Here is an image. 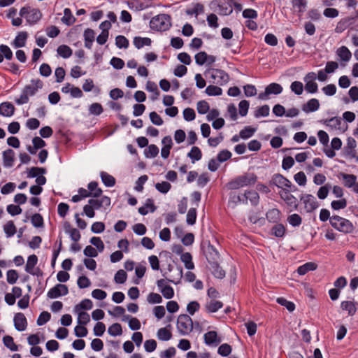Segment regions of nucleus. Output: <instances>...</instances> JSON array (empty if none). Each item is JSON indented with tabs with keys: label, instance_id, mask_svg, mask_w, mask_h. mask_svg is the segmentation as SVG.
Segmentation results:
<instances>
[{
	"label": "nucleus",
	"instance_id": "f257e3e1",
	"mask_svg": "<svg viewBox=\"0 0 358 358\" xmlns=\"http://www.w3.org/2000/svg\"><path fill=\"white\" fill-rule=\"evenodd\" d=\"M110 198L107 196H102L100 199H91L88 201V204L83 207V212L90 218L95 215L94 210H99L101 208L106 209L110 206Z\"/></svg>",
	"mask_w": 358,
	"mask_h": 358
},
{
	"label": "nucleus",
	"instance_id": "f03ea898",
	"mask_svg": "<svg viewBox=\"0 0 358 358\" xmlns=\"http://www.w3.org/2000/svg\"><path fill=\"white\" fill-rule=\"evenodd\" d=\"M204 76L213 83L219 85H226L229 81V76L224 71L219 69L209 68L204 72Z\"/></svg>",
	"mask_w": 358,
	"mask_h": 358
},
{
	"label": "nucleus",
	"instance_id": "7ed1b4c3",
	"mask_svg": "<svg viewBox=\"0 0 358 358\" xmlns=\"http://www.w3.org/2000/svg\"><path fill=\"white\" fill-rule=\"evenodd\" d=\"M171 20L170 15L167 14H159L151 19L150 27L153 30L164 31L171 27Z\"/></svg>",
	"mask_w": 358,
	"mask_h": 358
},
{
	"label": "nucleus",
	"instance_id": "20e7f679",
	"mask_svg": "<svg viewBox=\"0 0 358 358\" xmlns=\"http://www.w3.org/2000/svg\"><path fill=\"white\" fill-rule=\"evenodd\" d=\"M20 15L24 17L29 24L34 25L40 21L42 13L38 8L27 6L20 9Z\"/></svg>",
	"mask_w": 358,
	"mask_h": 358
},
{
	"label": "nucleus",
	"instance_id": "39448f33",
	"mask_svg": "<svg viewBox=\"0 0 358 358\" xmlns=\"http://www.w3.org/2000/svg\"><path fill=\"white\" fill-rule=\"evenodd\" d=\"M297 190V187L294 186V187L288 188L287 189L280 190L278 192V195L280 198L285 202L287 207L290 208V211L294 210H296L298 208V200L292 194V192Z\"/></svg>",
	"mask_w": 358,
	"mask_h": 358
},
{
	"label": "nucleus",
	"instance_id": "423d86ee",
	"mask_svg": "<svg viewBox=\"0 0 358 358\" xmlns=\"http://www.w3.org/2000/svg\"><path fill=\"white\" fill-rule=\"evenodd\" d=\"M330 224L334 229L343 233H350L354 229V226L350 221L338 215L331 217Z\"/></svg>",
	"mask_w": 358,
	"mask_h": 358
},
{
	"label": "nucleus",
	"instance_id": "0eeeda50",
	"mask_svg": "<svg viewBox=\"0 0 358 358\" xmlns=\"http://www.w3.org/2000/svg\"><path fill=\"white\" fill-rule=\"evenodd\" d=\"M177 328L179 332L185 335L192 331L193 323L191 317L187 315H179L177 321Z\"/></svg>",
	"mask_w": 358,
	"mask_h": 358
},
{
	"label": "nucleus",
	"instance_id": "6e6552de",
	"mask_svg": "<svg viewBox=\"0 0 358 358\" xmlns=\"http://www.w3.org/2000/svg\"><path fill=\"white\" fill-rule=\"evenodd\" d=\"M271 184L276 186L280 190L287 189L289 187L293 189L295 186L289 180L280 173H275L272 176Z\"/></svg>",
	"mask_w": 358,
	"mask_h": 358
},
{
	"label": "nucleus",
	"instance_id": "1a4fd4ad",
	"mask_svg": "<svg viewBox=\"0 0 358 358\" xmlns=\"http://www.w3.org/2000/svg\"><path fill=\"white\" fill-rule=\"evenodd\" d=\"M282 92V87L280 84L273 83L265 88V91L259 94L258 98L262 100H266L271 94H279Z\"/></svg>",
	"mask_w": 358,
	"mask_h": 358
},
{
	"label": "nucleus",
	"instance_id": "9d476101",
	"mask_svg": "<svg viewBox=\"0 0 358 358\" xmlns=\"http://www.w3.org/2000/svg\"><path fill=\"white\" fill-rule=\"evenodd\" d=\"M304 205V208L307 213H311L319 206L318 203L314 196L312 194H303L300 198Z\"/></svg>",
	"mask_w": 358,
	"mask_h": 358
},
{
	"label": "nucleus",
	"instance_id": "9b49d317",
	"mask_svg": "<svg viewBox=\"0 0 358 358\" xmlns=\"http://www.w3.org/2000/svg\"><path fill=\"white\" fill-rule=\"evenodd\" d=\"M68 292L69 289L66 285L57 284L48 291L47 296L50 299H55L60 296H65Z\"/></svg>",
	"mask_w": 358,
	"mask_h": 358
},
{
	"label": "nucleus",
	"instance_id": "f8f14e48",
	"mask_svg": "<svg viewBox=\"0 0 358 358\" xmlns=\"http://www.w3.org/2000/svg\"><path fill=\"white\" fill-rule=\"evenodd\" d=\"M128 6L131 10L140 11L148 8L152 6L151 0H129L127 2Z\"/></svg>",
	"mask_w": 358,
	"mask_h": 358
},
{
	"label": "nucleus",
	"instance_id": "ddd939ff",
	"mask_svg": "<svg viewBox=\"0 0 358 358\" xmlns=\"http://www.w3.org/2000/svg\"><path fill=\"white\" fill-rule=\"evenodd\" d=\"M203 253L210 264L219 263L220 254L216 248H204Z\"/></svg>",
	"mask_w": 358,
	"mask_h": 358
},
{
	"label": "nucleus",
	"instance_id": "4468645a",
	"mask_svg": "<svg viewBox=\"0 0 358 358\" xmlns=\"http://www.w3.org/2000/svg\"><path fill=\"white\" fill-rule=\"evenodd\" d=\"M43 86V82L39 80H31L29 85H26L23 91L29 96H31L36 94L39 89H41Z\"/></svg>",
	"mask_w": 358,
	"mask_h": 358
},
{
	"label": "nucleus",
	"instance_id": "2eb2a0df",
	"mask_svg": "<svg viewBox=\"0 0 358 358\" xmlns=\"http://www.w3.org/2000/svg\"><path fill=\"white\" fill-rule=\"evenodd\" d=\"M13 321L15 327L17 331H22L26 329L27 322L23 313H16L14 316Z\"/></svg>",
	"mask_w": 358,
	"mask_h": 358
},
{
	"label": "nucleus",
	"instance_id": "dca6fc26",
	"mask_svg": "<svg viewBox=\"0 0 358 358\" xmlns=\"http://www.w3.org/2000/svg\"><path fill=\"white\" fill-rule=\"evenodd\" d=\"M355 22V18L353 17H346L341 19L336 24L335 28V31L336 33H342L346 29H348L350 26H351Z\"/></svg>",
	"mask_w": 358,
	"mask_h": 358
},
{
	"label": "nucleus",
	"instance_id": "f3484780",
	"mask_svg": "<svg viewBox=\"0 0 358 358\" xmlns=\"http://www.w3.org/2000/svg\"><path fill=\"white\" fill-rule=\"evenodd\" d=\"M85 47L89 50L92 49L93 42L95 39V32L93 29L87 28L83 34Z\"/></svg>",
	"mask_w": 358,
	"mask_h": 358
},
{
	"label": "nucleus",
	"instance_id": "a211bd4d",
	"mask_svg": "<svg viewBox=\"0 0 358 358\" xmlns=\"http://www.w3.org/2000/svg\"><path fill=\"white\" fill-rule=\"evenodd\" d=\"M28 37V34L26 31H20L15 36V39L12 42V45L15 48L24 47L26 44V41Z\"/></svg>",
	"mask_w": 358,
	"mask_h": 358
},
{
	"label": "nucleus",
	"instance_id": "6ab92c4d",
	"mask_svg": "<svg viewBox=\"0 0 358 358\" xmlns=\"http://www.w3.org/2000/svg\"><path fill=\"white\" fill-rule=\"evenodd\" d=\"M324 124L329 129V130H341L342 120L338 117H334L324 121Z\"/></svg>",
	"mask_w": 358,
	"mask_h": 358
},
{
	"label": "nucleus",
	"instance_id": "aec40b11",
	"mask_svg": "<svg viewBox=\"0 0 358 358\" xmlns=\"http://www.w3.org/2000/svg\"><path fill=\"white\" fill-rule=\"evenodd\" d=\"M239 177L244 187L253 185L257 180V176L253 173H245Z\"/></svg>",
	"mask_w": 358,
	"mask_h": 358
},
{
	"label": "nucleus",
	"instance_id": "412c9836",
	"mask_svg": "<svg viewBox=\"0 0 358 358\" xmlns=\"http://www.w3.org/2000/svg\"><path fill=\"white\" fill-rule=\"evenodd\" d=\"M205 309L209 313L217 312L223 307V303L220 301L210 300L205 304Z\"/></svg>",
	"mask_w": 358,
	"mask_h": 358
},
{
	"label": "nucleus",
	"instance_id": "4be33fe9",
	"mask_svg": "<svg viewBox=\"0 0 358 358\" xmlns=\"http://www.w3.org/2000/svg\"><path fill=\"white\" fill-rule=\"evenodd\" d=\"M15 152L11 149H8L3 152V166L11 167L13 166Z\"/></svg>",
	"mask_w": 358,
	"mask_h": 358
},
{
	"label": "nucleus",
	"instance_id": "5701e85b",
	"mask_svg": "<svg viewBox=\"0 0 358 358\" xmlns=\"http://www.w3.org/2000/svg\"><path fill=\"white\" fill-rule=\"evenodd\" d=\"M320 108V103L317 99L313 98L303 106V110L305 113H311L317 110Z\"/></svg>",
	"mask_w": 358,
	"mask_h": 358
},
{
	"label": "nucleus",
	"instance_id": "b1692460",
	"mask_svg": "<svg viewBox=\"0 0 358 358\" xmlns=\"http://www.w3.org/2000/svg\"><path fill=\"white\" fill-rule=\"evenodd\" d=\"M15 111L14 106L9 102H3L0 104V115L5 117H10Z\"/></svg>",
	"mask_w": 358,
	"mask_h": 358
},
{
	"label": "nucleus",
	"instance_id": "393cba45",
	"mask_svg": "<svg viewBox=\"0 0 358 358\" xmlns=\"http://www.w3.org/2000/svg\"><path fill=\"white\" fill-rule=\"evenodd\" d=\"M267 220L270 222L278 223L280 220L281 212L278 208H272L266 214Z\"/></svg>",
	"mask_w": 358,
	"mask_h": 358
},
{
	"label": "nucleus",
	"instance_id": "a878e982",
	"mask_svg": "<svg viewBox=\"0 0 358 358\" xmlns=\"http://www.w3.org/2000/svg\"><path fill=\"white\" fill-rule=\"evenodd\" d=\"M340 177L343 181V185L348 188H352L357 182V176L353 174L341 173Z\"/></svg>",
	"mask_w": 358,
	"mask_h": 358
},
{
	"label": "nucleus",
	"instance_id": "bb28decb",
	"mask_svg": "<svg viewBox=\"0 0 358 358\" xmlns=\"http://www.w3.org/2000/svg\"><path fill=\"white\" fill-rule=\"evenodd\" d=\"M156 208L153 200L152 199H148L145 205L138 208V213L142 215H145L149 211L151 213L155 212Z\"/></svg>",
	"mask_w": 358,
	"mask_h": 358
},
{
	"label": "nucleus",
	"instance_id": "cd10ccee",
	"mask_svg": "<svg viewBox=\"0 0 358 358\" xmlns=\"http://www.w3.org/2000/svg\"><path fill=\"white\" fill-rule=\"evenodd\" d=\"M218 13L221 15H229L233 12L230 0L220 2L218 4Z\"/></svg>",
	"mask_w": 358,
	"mask_h": 358
},
{
	"label": "nucleus",
	"instance_id": "c85d7f7f",
	"mask_svg": "<svg viewBox=\"0 0 358 358\" xmlns=\"http://www.w3.org/2000/svg\"><path fill=\"white\" fill-rule=\"evenodd\" d=\"M204 341L206 344L208 345H217L220 343V339L217 338V332L215 331H210L204 334Z\"/></svg>",
	"mask_w": 358,
	"mask_h": 358
},
{
	"label": "nucleus",
	"instance_id": "c756f323",
	"mask_svg": "<svg viewBox=\"0 0 358 358\" xmlns=\"http://www.w3.org/2000/svg\"><path fill=\"white\" fill-rule=\"evenodd\" d=\"M87 188L89 189V192H90L91 196L94 198L100 197L102 194L103 191L98 187L97 182H90L87 185Z\"/></svg>",
	"mask_w": 358,
	"mask_h": 358
},
{
	"label": "nucleus",
	"instance_id": "7c9ffc66",
	"mask_svg": "<svg viewBox=\"0 0 358 358\" xmlns=\"http://www.w3.org/2000/svg\"><path fill=\"white\" fill-rule=\"evenodd\" d=\"M62 22L66 25L70 26L76 22L75 17L72 15L71 10L69 8L64 10V16L62 18Z\"/></svg>",
	"mask_w": 358,
	"mask_h": 358
},
{
	"label": "nucleus",
	"instance_id": "2f4dec72",
	"mask_svg": "<svg viewBox=\"0 0 358 358\" xmlns=\"http://www.w3.org/2000/svg\"><path fill=\"white\" fill-rule=\"evenodd\" d=\"M336 55L344 62H348L352 57V53L345 46H341L336 51Z\"/></svg>",
	"mask_w": 358,
	"mask_h": 358
},
{
	"label": "nucleus",
	"instance_id": "473e14b6",
	"mask_svg": "<svg viewBox=\"0 0 358 358\" xmlns=\"http://www.w3.org/2000/svg\"><path fill=\"white\" fill-rule=\"evenodd\" d=\"M246 200H249L252 205L257 206L259 201V194L254 190L246 191L244 194Z\"/></svg>",
	"mask_w": 358,
	"mask_h": 358
},
{
	"label": "nucleus",
	"instance_id": "72a5a7b5",
	"mask_svg": "<svg viewBox=\"0 0 358 358\" xmlns=\"http://www.w3.org/2000/svg\"><path fill=\"white\" fill-rule=\"evenodd\" d=\"M100 176L103 183L106 187H113L115 185V178L113 176L108 174V173L105 171H101L100 173Z\"/></svg>",
	"mask_w": 358,
	"mask_h": 358
},
{
	"label": "nucleus",
	"instance_id": "f704fd0d",
	"mask_svg": "<svg viewBox=\"0 0 358 358\" xmlns=\"http://www.w3.org/2000/svg\"><path fill=\"white\" fill-rule=\"evenodd\" d=\"M37 262H38V258L35 255H30L28 257V259H27V262L26 264V267H25L26 271L30 274L34 275L35 273L34 272V268L36 266V264H37Z\"/></svg>",
	"mask_w": 358,
	"mask_h": 358
},
{
	"label": "nucleus",
	"instance_id": "c9c22d12",
	"mask_svg": "<svg viewBox=\"0 0 358 358\" xmlns=\"http://www.w3.org/2000/svg\"><path fill=\"white\" fill-rule=\"evenodd\" d=\"M151 44V39L147 37L142 38L140 36H136L134 38V45L138 48H142L143 46H148Z\"/></svg>",
	"mask_w": 358,
	"mask_h": 358
},
{
	"label": "nucleus",
	"instance_id": "e433bc0d",
	"mask_svg": "<svg viewBox=\"0 0 358 358\" xmlns=\"http://www.w3.org/2000/svg\"><path fill=\"white\" fill-rule=\"evenodd\" d=\"M187 156L191 159L192 162L194 164L196 161H199L201 159L202 152L199 148L194 146L187 154Z\"/></svg>",
	"mask_w": 358,
	"mask_h": 358
},
{
	"label": "nucleus",
	"instance_id": "4c0bfd02",
	"mask_svg": "<svg viewBox=\"0 0 358 358\" xmlns=\"http://www.w3.org/2000/svg\"><path fill=\"white\" fill-rule=\"evenodd\" d=\"M181 261L184 263L185 267L187 269L191 270L194 268V264L192 262V257L190 253L185 252L180 256Z\"/></svg>",
	"mask_w": 358,
	"mask_h": 358
},
{
	"label": "nucleus",
	"instance_id": "58836bf2",
	"mask_svg": "<svg viewBox=\"0 0 358 358\" xmlns=\"http://www.w3.org/2000/svg\"><path fill=\"white\" fill-rule=\"evenodd\" d=\"M317 268V265L313 262H307L297 268V272L299 275H305L310 271H314Z\"/></svg>",
	"mask_w": 358,
	"mask_h": 358
},
{
	"label": "nucleus",
	"instance_id": "ea45409f",
	"mask_svg": "<svg viewBox=\"0 0 358 358\" xmlns=\"http://www.w3.org/2000/svg\"><path fill=\"white\" fill-rule=\"evenodd\" d=\"M341 307L342 310L348 311L349 315H353L357 311V308L354 302L350 301H345L341 302Z\"/></svg>",
	"mask_w": 358,
	"mask_h": 358
},
{
	"label": "nucleus",
	"instance_id": "a19ab883",
	"mask_svg": "<svg viewBox=\"0 0 358 358\" xmlns=\"http://www.w3.org/2000/svg\"><path fill=\"white\" fill-rule=\"evenodd\" d=\"M57 53L63 58H69L72 55L71 48L66 45H61L57 48Z\"/></svg>",
	"mask_w": 358,
	"mask_h": 358
},
{
	"label": "nucleus",
	"instance_id": "79ce46f5",
	"mask_svg": "<svg viewBox=\"0 0 358 358\" xmlns=\"http://www.w3.org/2000/svg\"><path fill=\"white\" fill-rule=\"evenodd\" d=\"M204 13V6L203 4L200 3H196L194 5L193 8L191 9H187L186 10V13L189 15L198 16L199 14H202Z\"/></svg>",
	"mask_w": 358,
	"mask_h": 358
},
{
	"label": "nucleus",
	"instance_id": "37998d69",
	"mask_svg": "<svg viewBox=\"0 0 358 358\" xmlns=\"http://www.w3.org/2000/svg\"><path fill=\"white\" fill-rule=\"evenodd\" d=\"M292 5L299 13H303L306 10L307 1L306 0H292Z\"/></svg>",
	"mask_w": 358,
	"mask_h": 358
},
{
	"label": "nucleus",
	"instance_id": "c03bdc74",
	"mask_svg": "<svg viewBox=\"0 0 358 358\" xmlns=\"http://www.w3.org/2000/svg\"><path fill=\"white\" fill-rule=\"evenodd\" d=\"M210 269L212 271V273L217 278H223L225 276L224 271L220 266L219 263H215V264H210Z\"/></svg>",
	"mask_w": 358,
	"mask_h": 358
},
{
	"label": "nucleus",
	"instance_id": "a18cd8bd",
	"mask_svg": "<svg viewBox=\"0 0 358 358\" xmlns=\"http://www.w3.org/2000/svg\"><path fill=\"white\" fill-rule=\"evenodd\" d=\"M287 222L291 226L296 227L301 224L302 218L299 215L294 213L287 217Z\"/></svg>",
	"mask_w": 358,
	"mask_h": 358
},
{
	"label": "nucleus",
	"instance_id": "49530a36",
	"mask_svg": "<svg viewBox=\"0 0 358 358\" xmlns=\"http://www.w3.org/2000/svg\"><path fill=\"white\" fill-rule=\"evenodd\" d=\"M356 146H357L356 141L353 138L349 137L347 139L346 150H347L348 153L352 157H354L356 154V152H355Z\"/></svg>",
	"mask_w": 358,
	"mask_h": 358
},
{
	"label": "nucleus",
	"instance_id": "de8ad7c7",
	"mask_svg": "<svg viewBox=\"0 0 358 358\" xmlns=\"http://www.w3.org/2000/svg\"><path fill=\"white\" fill-rule=\"evenodd\" d=\"M208 96H220L222 94V90L218 86L210 85L205 90Z\"/></svg>",
	"mask_w": 358,
	"mask_h": 358
},
{
	"label": "nucleus",
	"instance_id": "09e8293b",
	"mask_svg": "<svg viewBox=\"0 0 358 358\" xmlns=\"http://www.w3.org/2000/svg\"><path fill=\"white\" fill-rule=\"evenodd\" d=\"M89 113L93 115H99L103 111V108L101 103H93L89 106Z\"/></svg>",
	"mask_w": 358,
	"mask_h": 358
},
{
	"label": "nucleus",
	"instance_id": "8fccbe9b",
	"mask_svg": "<svg viewBox=\"0 0 358 358\" xmlns=\"http://www.w3.org/2000/svg\"><path fill=\"white\" fill-rule=\"evenodd\" d=\"M3 342L5 346L9 348L11 351H17L18 350L17 345L14 343L12 336H5L3 338Z\"/></svg>",
	"mask_w": 358,
	"mask_h": 358
},
{
	"label": "nucleus",
	"instance_id": "3c124183",
	"mask_svg": "<svg viewBox=\"0 0 358 358\" xmlns=\"http://www.w3.org/2000/svg\"><path fill=\"white\" fill-rule=\"evenodd\" d=\"M92 302L90 299H84L79 304L75 306V311L78 312L81 310H90L92 308Z\"/></svg>",
	"mask_w": 358,
	"mask_h": 358
},
{
	"label": "nucleus",
	"instance_id": "603ef678",
	"mask_svg": "<svg viewBox=\"0 0 358 358\" xmlns=\"http://www.w3.org/2000/svg\"><path fill=\"white\" fill-rule=\"evenodd\" d=\"M108 332L113 336H120L122 334V327L119 323H115L108 327Z\"/></svg>",
	"mask_w": 358,
	"mask_h": 358
},
{
	"label": "nucleus",
	"instance_id": "864d4df0",
	"mask_svg": "<svg viewBox=\"0 0 358 358\" xmlns=\"http://www.w3.org/2000/svg\"><path fill=\"white\" fill-rule=\"evenodd\" d=\"M278 303L285 306L289 312H292L295 309V305L293 302L287 301L283 297H278L276 299Z\"/></svg>",
	"mask_w": 358,
	"mask_h": 358
},
{
	"label": "nucleus",
	"instance_id": "5fc2aeb1",
	"mask_svg": "<svg viewBox=\"0 0 358 358\" xmlns=\"http://www.w3.org/2000/svg\"><path fill=\"white\" fill-rule=\"evenodd\" d=\"M243 185L239 176L231 180L227 184V187L229 189H238L241 187H243Z\"/></svg>",
	"mask_w": 358,
	"mask_h": 358
},
{
	"label": "nucleus",
	"instance_id": "6e6d98bb",
	"mask_svg": "<svg viewBox=\"0 0 358 358\" xmlns=\"http://www.w3.org/2000/svg\"><path fill=\"white\" fill-rule=\"evenodd\" d=\"M256 131L255 128H252L250 126L244 127L240 131L241 137L243 139H248L252 137Z\"/></svg>",
	"mask_w": 358,
	"mask_h": 358
},
{
	"label": "nucleus",
	"instance_id": "4d7b16f0",
	"mask_svg": "<svg viewBox=\"0 0 358 358\" xmlns=\"http://www.w3.org/2000/svg\"><path fill=\"white\" fill-rule=\"evenodd\" d=\"M331 189L330 184H326L320 187L317 192V196L320 199H324L327 197L329 192Z\"/></svg>",
	"mask_w": 358,
	"mask_h": 358
},
{
	"label": "nucleus",
	"instance_id": "13d9d810",
	"mask_svg": "<svg viewBox=\"0 0 358 358\" xmlns=\"http://www.w3.org/2000/svg\"><path fill=\"white\" fill-rule=\"evenodd\" d=\"M3 230L8 237L13 236L16 232V227L13 221H9L3 226Z\"/></svg>",
	"mask_w": 358,
	"mask_h": 358
},
{
	"label": "nucleus",
	"instance_id": "bf43d9fd",
	"mask_svg": "<svg viewBox=\"0 0 358 358\" xmlns=\"http://www.w3.org/2000/svg\"><path fill=\"white\" fill-rule=\"evenodd\" d=\"M157 336L162 341H169L171 338V332L166 328H161L157 331Z\"/></svg>",
	"mask_w": 358,
	"mask_h": 358
},
{
	"label": "nucleus",
	"instance_id": "052dcab7",
	"mask_svg": "<svg viewBox=\"0 0 358 358\" xmlns=\"http://www.w3.org/2000/svg\"><path fill=\"white\" fill-rule=\"evenodd\" d=\"M78 323L81 325H86L90 321V315L84 311H78Z\"/></svg>",
	"mask_w": 358,
	"mask_h": 358
},
{
	"label": "nucleus",
	"instance_id": "680f3d73",
	"mask_svg": "<svg viewBox=\"0 0 358 358\" xmlns=\"http://www.w3.org/2000/svg\"><path fill=\"white\" fill-rule=\"evenodd\" d=\"M171 185L169 182L164 181L155 184V188L162 194H166L171 189Z\"/></svg>",
	"mask_w": 358,
	"mask_h": 358
},
{
	"label": "nucleus",
	"instance_id": "e2e57ef3",
	"mask_svg": "<svg viewBox=\"0 0 358 358\" xmlns=\"http://www.w3.org/2000/svg\"><path fill=\"white\" fill-rule=\"evenodd\" d=\"M147 301L150 304L161 303L162 297L159 294L151 292L148 295Z\"/></svg>",
	"mask_w": 358,
	"mask_h": 358
},
{
	"label": "nucleus",
	"instance_id": "0e129e2a",
	"mask_svg": "<svg viewBox=\"0 0 358 358\" xmlns=\"http://www.w3.org/2000/svg\"><path fill=\"white\" fill-rule=\"evenodd\" d=\"M269 106L268 105H264L256 110L255 116L257 118L260 117H266L269 115Z\"/></svg>",
	"mask_w": 358,
	"mask_h": 358
},
{
	"label": "nucleus",
	"instance_id": "69168bd1",
	"mask_svg": "<svg viewBox=\"0 0 358 358\" xmlns=\"http://www.w3.org/2000/svg\"><path fill=\"white\" fill-rule=\"evenodd\" d=\"M115 45L119 48H127L129 41L125 36L119 35L115 38Z\"/></svg>",
	"mask_w": 358,
	"mask_h": 358
},
{
	"label": "nucleus",
	"instance_id": "338daca9",
	"mask_svg": "<svg viewBox=\"0 0 358 358\" xmlns=\"http://www.w3.org/2000/svg\"><path fill=\"white\" fill-rule=\"evenodd\" d=\"M196 109L199 113L206 114L210 110V106L206 101L202 100L197 103Z\"/></svg>",
	"mask_w": 358,
	"mask_h": 358
},
{
	"label": "nucleus",
	"instance_id": "774afa93",
	"mask_svg": "<svg viewBox=\"0 0 358 358\" xmlns=\"http://www.w3.org/2000/svg\"><path fill=\"white\" fill-rule=\"evenodd\" d=\"M158 153L159 148L154 144L148 145V148L145 151V156L150 158L155 157Z\"/></svg>",
	"mask_w": 358,
	"mask_h": 358
}]
</instances>
